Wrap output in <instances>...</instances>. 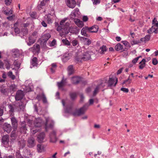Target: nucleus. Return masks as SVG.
I'll return each mask as SVG.
<instances>
[{
    "mask_svg": "<svg viewBox=\"0 0 158 158\" xmlns=\"http://www.w3.org/2000/svg\"><path fill=\"white\" fill-rule=\"evenodd\" d=\"M92 53L93 52L90 51L85 52L82 56H77L75 60L77 62H79L89 60L91 59V56Z\"/></svg>",
    "mask_w": 158,
    "mask_h": 158,
    "instance_id": "nucleus-1",
    "label": "nucleus"
},
{
    "mask_svg": "<svg viewBox=\"0 0 158 158\" xmlns=\"http://www.w3.org/2000/svg\"><path fill=\"white\" fill-rule=\"evenodd\" d=\"M88 108V105H85L79 109H76L72 113V115L74 116H78L83 114Z\"/></svg>",
    "mask_w": 158,
    "mask_h": 158,
    "instance_id": "nucleus-2",
    "label": "nucleus"
},
{
    "mask_svg": "<svg viewBox=\"0 0 158 158\" xmlns=\"http://www.w3.org/2000/svg\"><path fill=\"white\" fill-rule=\"evenodd\" d=\"M107 83V87H111L115 86L117 83L118 78L116 77H109Z\"/></svg>",
    "mask_w": 158,
    "mask_h": 158,
    "instance_id": "nucleus-3",
    "label": "nucleus"
},
{
    "mask_svg": "<svg viewBox=\"0 0 158 158\" xmlns=\"http://www.w3.org/2000/svg\"><path fill=\"white\" fill-rule=\"evenodd\" d=\"M27 131V127L26 122L24 121L21 122L19 127V131L20 133L25 134Z\"/></svg>",
    "mask_w": 158,
    "mask_h": 158,
    "instance_id": "nucleus-4",
    "label": "nucleus"
},
{
    "mask_svg": "<svg viewBox=\"0 0 158 158\" xmlns=\"http://www.w3.org/2000/svg\"><path fill=\"white\" fill-rule=\"evenodd\" d=\"M3 128L5 131H6L8 133H9L11 131L12 127L10 124L5 123L3 125Z\"/></svg>",
    "mask_w": 158,
    "mask_h": 158,
    "instance_id": "nucleus-5",
    "label": "nucleus"
},
{
    "mask_svg": "<svg viewBox=\"0 0 158 158\" xmlns=\"http://www.w3.org/2000/svg\"><path fill=\"white\" fill-rule=\"evenodd\" d=\"M12 127L13 129H17L18 127V121L15 117L10 118Z\"/></svg>",
    "mask_w": 158,
    "mask_h": 158,
    "instance_id": "nucleus-6",
    "label": "nucleus"
},
{
    "mask_svg": "<svg viewBox=\"0 0 158 158\" xmlns=\"http://www.w3.org/2000/svg\"><path fill=\"white\" fill-rule=\"evenodd\" d=\"M67 6L69 8H73L76 6V2L75 0H65Z\"/></svg>",
    "mask_w": 158,
    "mask_h": 158,
    "instance_id": "nucleus-7",
    "label": "nucleus"
},
{
    "mask_svg": "<svg viewBox=\"0 0 158 158\" xmlns=\"http://www.w3.org/2000/svg\"><path fill=\"white\" fill-rule=\"evenodd\" d=\"M88 33H90L89 28L87 27H83L81 31V34L86 37L89 36V35L87 34Z\"/></svg>",
    "mask_w": 158,
    "mask_h": 158,
    "instance_id": "nucleus-8",
    "label": "nucleus"
},
{
    "mask_svg": "<svg viewBox=\"0 0 158 158\" xmlns=\"http://www.w3.org/2000/svg\"><path fill=\"white\" fill-rule=\"evenodd\" d=\"M31 66L30 67L31 68H32L33 67H37L38 59L35 57H33L31 60Z\"/></svg>",
    "mask_w": 158,
    "mask_h": 158,
    "instance_id": "nucleus-9",
    "label": "nucleus"
},
{
    "mask_svg": "<svg viewBox=\"0 0 158 158\" xmlns=\"http://www.w3.org/2000/svg\"><path fill=\"white\" fill-rule=\"evenodd\" d=\"M28 146L30 148L34 147L35 145V140L34 138L31 137L28 140Z\"/></svg>",
    "mask_w": 158,
    "mask_h": 158,
    "instance_id": "nucleus-10",
    "label": "nucleus"
},
{
    "mask_svg": "<svg viewBox=\"0 0 158 158\" xmlns=\"http://www.w3.org/2000/svg\"><path fill=\"white\" fill-rule=\"evenodd\" d=\"M23 95L21 90H18L16 93L15 99L16 101L21 100L23 98Z\"/></svg>",
    "mask_w": 158,
    "mask_h": 158,
    "instance_id": "nucleus-11",
    "label": "nucleus"
},
{
    "mask_svg": "<svg viewBox=\"0 0 158 158\" xmlns=\"http://www.w3.org/2000/svg\"><path fill=\"white\" fill-rule=\"evenodd\" d=\"M8 106L9 109V112L12 114L14 112L15 110L17 109L16 105L13 103L8 104Z\"/></svg>",
    "mask_w": 158,
    "mask_h": 158,
    "instance_id": "nucleus-12",
    "label": "nucleus"
},
{
    "mask_svg": "<svg viewBox=\"0 0 158 158\" xmlns=\"http://www.w3.org/2000/svg\"><path fill=\"white\" fill-rule=\"evenodd\" d=\"M50 141L53 143H56L57 141V138L56 137V132L55 131H53L50 134Z\"/></svg>",
    "mask_w": 158,
    "mask_h": 158,
    "instance_id": "nucleus-13",
    "label": "nucleus"
},
{
    "mask_svg": "<svg viewBox=\"0 0 158 158\" xmlns=\"http://www.w3.org/2000/svg\"><path fill=\"white\" fill-rule=\"evenodd\" d=\"M70 32L68 27H64L61 32H60V35L61 36H65L67 35Z\"/></svg>",
    "mask_w": 158,
    "mask_h": 158,
    "instance_id": "nucleus-14",
    "label": "nucleus"
},
{
    "mask_svg": "<svg viewBox=\"0 0 158 158\" xmlns=\"http://www.w3.org/2000/svg\"><path fill=\"white\" fill-rule=\"evenodd\" d=\"M49 122V118H46V123H45V129L46 131H47L48 129V128H52L54 125V122L52 121L48 125V123Z\"/></svg>",
    "mask_w": 158,
    "mask_h": 158,
    "instance_id": "nucleus-15",
    "label": "nucleus"
},
{
    "mask_svg": "<svg viewBox=\"0 0 158 158\" xmlns=\"http://www.w3.org/2000/svg\"><path fill=\"white\" fill-rule=\"evenodd\" d=\"M45 137V134L44 132L40 133L37 136L38 141L40 143L43 142Z\"/></svg>",
    "mask_w": 158,
    "mask_h": 158,
    "instance_id": "nucleus-16",
    "label": "nucleus"
},
{
    "mask_svg": "<svg viewBox=\"0 0 158 158\" xmlns=\"http://www.w3.org/2000/svg\"><path fill=\"white\" fill-rule=\"evenodd\" d=\"M107 84V80L105 79L100 80V83L97 85L99 86V87L102 89L105 87Z\"/></svg>",
    "mask_w": 158,
    "mask_h": 158,
    "instance_id": "nucleus-17",
    "label": "nucleus"
},
{
    "mask_svg": "<svg viewBox=\"0 0 158 158\" xmlns=\"http://www.w3.org/2000/svg\"><path fill=\"white\" fill-rule=\"evenodd\" d=\"M2 142L5 144H7L9 142V136L8 135L3 136L2 139Z\"/></svg>",
    "mask_w": 158,
    "mask_h": 158,
    "instance_id": "nucleus-18",
    "label": "nucleus"
},
{
    "mask_svg": "<svg viewBox=\"0 0 158 158\" xmlns=\"http://www.w3.org/2000/svg\"><path fill=\"white\" fill-rule=\"evenodd\" d=\"M42 124V121L40 118L36 119L34 123V126L36 127H40Z\"/></svg>",
    "mask_w": 158,
    "mask_h": 158,
    "instance_id": "nucleus-19",
    "label": "nucleus"
},
{
    "mask_svg": "<svg viewBox=\"0 0 158 158\" xmlns=\"http://www.w3.org/2000/svg\"><path fill=\"white\" fill-rule=\"evenodd\" d=\"M115 49L117 51L123 52L125 50L123 49V46L120 43H118L115 46Z\"/></svg>",
    "mask_w": 158,
    "mask_h": 158,
    "instance_id": "nucleus-20",
    "label": "nucleus"
},
{
    "mask_svg": "<svg viewBox=\"0 0 158 158\" xmlns=\"http://www.w3.org/2000/svg\"><path fill=\"white\" fill-rule=\"evenodd\" d=\"M72 83L73 84H77L79 83L81 81V78L80 77L76 76L73 77L72 78Z\"/></svg>",
    "mask_w": 158,
    "mask_h": 158,
    "instance_id": "nucleus-21",
    "label": "nucleus"
},
{
    "mask_svg": "<svg viewBox=\"0 0 158 158\" xmlns=\"http://www.w3.org/2000/svg\"><path fill=\"white\" fill-rule=\"evenodd\" d=\"M51 35L49 33H47L44 34L42 36V40L44 42H46L51 37Z\"/></svg>",
    "mask_w": 158,
    "mask_h": 158,
    "instance_id": "nucleus-22",
    "label": "nucleus"
},
{
    "mask_svg": "<svg viewBox=\"0 0 158 158\" xmlns=\"http://www.w3.org/2000/svg\"><path fill=\"white\" fill-rule=\"evenodd\" d=\"M17 108V107H19L20 109V110H23L25 108V106L23 103L21 102H19L18 103L15 104Z\"/></svg>",
    "mask_w": 158,
    "mask_h": 158,
    "instance_id": "nucleus-23",
    "label": "nucleus"
},
{
    "mask_svg": "<svg viewBox=\"0 0 158 158\" xmlns=\"http://www.w3.org/2000/svg\"><path fill=\"white\" fill-rule=\"evenodd\" d=\"M89 28L90 33L97 32L98 31V27L97 25H94Z\"/></svg>",
    "mask_w": 158,
    "mask_h": 158,
    "instance_id": "nucleus-24",
    "label": "nucleus"
},
{
    "mask_svg": "<svg viewBox=\"0 0 158 158\" xmlns=\"http://www.w3.org/2000/svg\"><path fill=\"white\" fill-rule=\"evenodd\" d=\"M76 24L80 27H82L84 25L83 22L79 19H77L75 21Z\"/></svg>",
    "mask_w": 158,
    "mask_h": 158,
    "instance_id": "nucleus-25",
    "label": "nucleus"
},
{
    "mask_svg": "<svg viewBox=\"0 0 158 158\" xmlns=\"http://www.w3.org/2000/svg\"><path fill=\"white\" fill-rule=\"evenodd\" d=\"M79 9L78 8H77L71 12V15L75 17L77 15L79 14Z\"/></svg>",
    "mask_w": 158,
    "mask_h": 158,
    "instance_id": "nucleus-26",
    "label": "nucleus"
},
{
    "mask_svg": "<svg viewBox=\"0 0 158 158\" xmlns=\"http://www.w3.org/2000/svg\"><path fill=\"white\" fill-rule=\"evenodd\" d=\"M66 79H64V78L63 77L60 82H57V85L59 88H61L64 86V83H66Z\"/></svg>",
    "mask_w": 158,
    "mask_h": 158,
    "instance_id": "nucleus-27",
    "label": "nucleus"
},
{
    "mask_svg": "<svg viewBox=\"0 0 158 158\" xmlns=\"http://www.w3.org/2000/svg\"><path fill=\"white\" fill-rule=\"evenodd\" d=\"M146 61L145 59H142L141 61L139 63V64H140L139 66V69H142L145 67Z\"/></svg>",
    "mask_w": 158,
    "mask_h": 158,
    "instance_id": "nucleus-28",
    "label": "nucleus"
},
{
    "mask_svg": "<svg viewBox=\"0 0 158 158\" xmlns=\"http://www.w3.org/2000/svg\"><path fill=\"white\" fill-rule=\"evenodd\" d=\"M68 75H70L73 74L74 72L73 69V65H70L68 67Z\"/></svg>",
    "mask_w": 158,
    "mask_h": 158,
    "instance_id": "nucleus-29",
    "label": "nucleus"
},
{
    "mask_svg": "<svg viewBox=\"0 0 158 158\" xmlns=\"http://www.w3.org/2000/svg\"><path fill=\"white\" fill-rule=\"evenodd\" d=\"M13 54L12 56L15 58L17 57L19 55V52L18 49H14L13 50Z\"/></svg>",
    "mask_w": 158,
    "mask_h": 158,
    "instance_id": "nucleus-30",
    "label": "nucleus"
},
{
    "mask_svg": "<svg viewBox=\"0 0 158 158\" xmlns=\"http://www.w3.org/2000/svg\"><path fill=\"white\" fill-rule=\"evenodd\" d=\"M100 53L101 54H103L104 53V52H106L107 50V48L106 47L105 45H103L100 47Z\"/></svg>",
    "mask_w": 158,
    "mask_h": 158,
    "instance_id": "nucleus-31",
    "label": "nucleus"
},
{
    "mask_svg": "<svg viewBox=\"0 0 158 158\" xmlns=\"http://www.w3.org/2000/svg\"><path fill=\"white\" fill-rule=\"evenodd\" d=\"M29 42L27 43V44L29 46H30L33 44L35 42V40L32 38V36H30L28 38Z\"/></svg>",
    "mask_w": 158,
    "mask_h": 158,
    "instance_id": "nucleus-32",
    "label": "nucleus"
},
{
    "mask_svg": "<svg viewBox=\"0 0 158 158\" xmlns=\"http://www.w3.org/2000/svg\"><path fill=\"white\" fill-rule=\"evenodd\" d=\"M77 94L75 92H72L69 93V96L72 100H74L77 97Z\"/></svg>",
    "mask_w": 158,
    "mask_h": 158,
    "instance_id": "nucleus-33",
    "label": "nucleus"
},
{
    "mask_svg": "<svg viewBox=\"0 0 158 158\" xmlns=\"http://www.w3.org/2000/svg\"><path fill=\"white\" fill-rule=\"evenodd\" d=\"M80 29L77 27H75L73 28L71 30V33H73L76 34H77L79 32Z\"/></svg>",
    "mask_w": 158,
    "mask_h": 158,
    "instance_id": "nucleus-34",
    "label": "nucleus"
},
{
    "mask_svg": "<svg viewBox=\"0 0 158 158\" xmlns=\"http://www.w3.org/2000/svg\"><path fill=\"white\" fill-rule=\"evenodd\" d=\"M37 150L39 152H41L44 150V147L42 144H39L37 145Z\"/></svg>",
    "mask_w": 158,
    "mask_h": 158,
    "instance_id": "nucleus-35",
    "label": "nucleus"
},
{
    "mask_svg": "<svg viewBox=\"0 0 158 158\" xmlns=\"http://www.w3.org/2000/svg\"><path fill=\"white\" fill-rule=\"evenodd\" d=\"M7 75L11 79L13 80L15 79V75L13 74V73L11 71H10L7 73Z\"/></svg>",
    "mask_w": 158,
    "mask_h": 158,
    "instance_id": "nucleus-36",
    "label": "nucleus"
},
{
    "mask_svg": "<svg viewBox=\"0 0 158 158\" xmlns=\"http://www.w3.org/2000/svg\"><path fill=\"white\" fill-rule=\"evenodd\" d=\"M16 130L17 129H13L10 134L11 137L16 138L17 137L18 135L16 132Z\"/></svg>",
    "mask_w": 158,
    "mask_h": 158,
    "instance_id": "nucleus-37",
    "label": "nucleus"
},
{
    "mask_svg": "<svg viewBox=\"0 0 158 158\" xmlns=\"http://www.w3.org/2000/svg\"><path fill=\"white\" fill-rule=\"evenodd\" d=\"M100 89H101L99 87V86L97 85L93 92V95L95 96L99 92V90Z\"/></svg>",
    "mask_w": 158,
    "mask_h": 158,
    "instance_id": "nucleus-38",
    "label": "nucleus"
},
{
    "mask_svg": "<svg viewBox=\"0 0 158 158\" xmlns=\"http://www.w3.org/2000/svg\"><path fill=\"white\" fill-rule=\"evenodd\" d=\"M65 112L67 113H69L72 114L73 113L72 112V108L71 107H67L65 110Z\"/></svg>",
    "mask_w": 158,
    "mask_h": 158,
    "instance_id": "nucleus-39",
    "label": "nucleus"
},
{
    "mask_svg": "<svg viewBox=\"0 0 158 158\" xmlns=\"http://www.w3.org/2000/svg\"><path fill=\"white\" fill-rule=\"evenodd\" d=\"M10 90L12 91H15L16 90V86L14 84L10 85Z\"/></svg>",
    "mask_w": 158,
    "mask_h": 158,
    "instance_id": "nucleus-40",
    "label": "nucleus"
},
{
    "mask_svg": "<svg viewBox=\"0 0 158 158\" xmlns=\"http://www.w3.org/2000/svg\"><path fill=\"white\" fill-rule=\"evenodd\" d=\"M46 3L43 0L40 2V4L38 6V9H40L42 7L45 6Z\"/></svg>",
    "mask_w": 158,
    "mask_h": 158,
    "instance_id": "nucleus-41",
    "label": "nucleus"
},
{
    "mask_svg": "<svg viewBox=\"0 0 158 158\" xmlns=\"http://www.w3.org/2000/svg\"><path fill=\"white\" fill-rule=\"evenodd\" d=\"M51 15H48L47 16V18H46V19L48 21V23H52V20L51 19V18L50 17Z\"/></svg>",
    "mask_w": 158,
    "mask_h": 158,
    "instance_id": "nucleus-42",
    "label": "nucleus"
},
{
    "mask_svg": "<svg viewBox=\"0 0 158 158\" xmlns=\"http://www.w3.org/2000/svg\"><path fill=\"white\" fill-rule=\"evenodd\" d=\"M62 42L63 44L65 45L69 46L70 45V42L67 40L63 39L62 40Z\"/></svg>",
    "mask_w": 158,
    "mask_h": 158,
    "instance_id": "nucleus-43",
    "label": "nucleus"
},
{
    "mask_svg": "<svg viewBox=\"0 0 158 158\" xmlns=\"http://www.w3.org/2000/svg\"><path fill=\"white\" fill-rule=\"evenodd\" d=\"M71 43L73 46H75L79 44V43L77 40L75 39L72 41Z\"/></svg>",
    "mask_w": 158,
    "mask_h": 158,
    "instance_id": "nucleus-44",
    "label": "nucleus"
},
{
    "mask_svg": "<svg viewBox=\"0 0 158 158\" xmlns=\"http://www.w3.org/2000/svg\"><path fill=\"white\" fill-rule=\"evenodd\" d=\"M154 26H152L148 30V33L151 34L154 31Z\"/></svg>",
    "mask_w": 158,
    "mask_h": 158,
    "instance_id": "nucleus-45",
    "label": "nucleus"
},
{
    "mask_svg": "<svg viewBox=\"0 0 158 158\" xmlns=\"http://www.w3.org/2000/svg\"><path fill=\"white\" fill-rule=\"evenodd\" d=\"M43 98H42V101L44 103H47V101L46 97L44 93H43Z\"/></svg>",
    "mask_w": 158,
    "mask_h": 158,
    "instance_id": "nucleus-46",
    "label": "nucleus"
},
{
    "mask_svg": "<svg viewBox=\"0 0 158 158\" xmlns=\"http://www.w3.org/2000/svg\"><path fill=\"white\" fill-rule=\"evenodd\" d=\"M91 43V41L90 40L88 39L85 41L84 44L85 45H89Z\"/></svg>",
    "mask_w": 158,
    "mask_h": 158,
    "instance_id": "nucleus-47",
    "label": "nucleus"
},
{
    "mask_svg": "<svg viewBox=\"0 0 158 158\" xmlns=\"http://www.w3.org/2000/svg\"><path fill=\"white\" fill-rule=\"evenodd\" d=\"M22 31L23 33V35H27L28 32V29L27 28H23Z\"/></svg>",
    "mask_w": 158,
    "mask_h": 158,
    "instance_id": "nucleus-48",
    "label": "nucleus"
},
{
    "mask_svg": "<svg viewBox=\"0 0 158 158\" xmlns=\"http://www.w3.org/2000/svg\"><path fill=\"white\" fill-rule=\"evenodd\" d=\"M5 66L7 69H10V64L8 61H6L5 62Z\"/></svg>",
    "mask_w": 158,
    "mask_h": 158,
    "instance_id": "nucleus-49",
    "label": "nucleus"
},
{
    "mask_svg": "<svg viewBox=\"0 0 158 158\" xmlns=\"http://www.w3.org/2000/svg\"><path fill=\"white\" fill-rule=\"evenodd\" d=\"M122 43H123L125 46L127 47H130V44L128 42L126 41H123L122 42Z\"/></svg>",
    "mask_w": 158,
    "mask_h": 158,
    "instance_id": "nucleus-50",
    "label": "nucleus"
},
{
    "mask_svg": "<svg viewBox=\"0 0 158 158\" xmlns=\"http://www.w3.org/2000/svg\"><path fill=\"white\" fill-rule=\"evenodd\" d=\"M5 14L7 15H10L12 14V11L11 10H10L8 11H4Z\"/></svg>",
    "mask_w": 158,
    "mask_h": 158,
    "instance_id": "nucleus-51",
    "label": "nucleus"
},
{
    "mask_svg": "<svg viewBox=\"0 0 158 158\" xmlns=\"http://www.w3.org/2000/svg\"><path fill=\"white\" fill-rule=\"evenodd\" d=\"M144 38V39H145V40H146V41H148L150 39L151 35H147Z\"/></svg>",
    "mask_w": 158,
    "mask_h": 158,
    "instance_id": "nucleus-52",
    "label": "nucleus"
},
{
    "mask_svg": "<svg viewBox=\"0 0 158 158\" xmlns=\"http://www.w3.org/2000/svg\"><path fill=\"white\" fill-rule=\"evenodd\" d=\"M64 27L61 25H58L57 29V31H59V32H61Z\"/></svg>",
    "mask_w": 158,
    "mask_h": 158,
    "instance_id": "nucleus-53",
    "label": "nucleus"
},
{
    "mask_svg": "<svg viewBox=\"0 0 158 158\" xmlns=\"http://www.w3.org/2000/svg\"><path fill=\"white\" fill-rule=\"evenodd\" d=\"M43 93L41 94L37 95L36 97V99L39 101L40 100L43 98Z\"/></svg>",
    "mask_w": 158,
    "mask_h": 158,
    "instance_id": "nucleus-54",
    "label": "nucleus"
},
{
    "mask_svg": "<svg viewBox=\"0 0 158 158\" xmlns=\"http://www.w3.org/2000/svg\"><path fill=\"white\" fill-rule=\"evenodd\" d=\"M12 0H5V4L7 6L10 5L11 3Z\"/></svg>",
    "mask_w": 158,
    "mask_h": 158,
    "instance_id": "nucleus-55",
    "label": "nucleus"
},
{
    "mask_svg": "<svg viewBox=\"0 0 158 158\" xmlns=\"http://www.w3.org/2000/svg\"><path fill=\"white\" fill-rule=\"evenodd\" d=\"M158 61L156 58H153L152 59V63L154 65H156L158 63Z\"/></svg>",
    "mask_w": 158,
    "mask_h": 158,
    "instance_id": "nucleus-56",
    "label": "nucleus"
},
{
    "mask_svg": "<svg viewBox=\"0 0 158 158\" xmlns=\"http://www.w3.org/2000/svg\"><path fill=\"white\" fill-rule=\"evenodd\" d=\"M34 46L35 48V49L37 51H39L40 50V47L39 44H35Z\"/></svg>",
    "mask_w": 158,
    "mask_h": 158,
    "instance_id": "nucleus-57",
    "label": "nucleus"
},
{
    "mask_svg": "<svg viewBox=\"0 0 158 158\" xmlns=\"http://www.w3.org/2000/svg\"><path fill=\"white\" fill-rule=\"evenodd\" d=\"M121 90L126 93H128L129 91V90L128 89L125 88H122L121 89Z\"/></svg>",
    "mask_w": 158,
    "mask_h": 158,
    "instance_id": "nucleus-58",
    "label": "nucleus"
},
{
    "mask_svg": "<svg viewBox=\"0 0 158 158\" xmlns=\"http://www.w3.org/2000/svg\"><path fill=\"white\" fill-rule=\"evenodd\" d=\"M14 31L17 34H19L20 32L19 29L17 27L14 28Z\"/></svg>",
    "mask_w": 158,
    "mask_h": 158,
    "instance_id": "nucleus-59",
    "label": "nucleus"
},
{
    "mask_svg": "<svg viewBox=\"0 0 158 158\" xmlns=\"http://www.w3.org/2000/svg\"><path fill=\"white\" fill-rule=\"evenodd\" d=\"M56 40L55 39H54L50 44V47H53L56 44Z\"/></svg>",
    "mask_w": 158,
    "mask_h": 158,
    "instance_id": "nucleus-60",
    "label": "nucleus"
},
{
    "mask_svg": "<svg viewBox=\"0 0 158 158\" xmlns=\"http://www.w3.org/2000/svg\"><path fill=\"white\" fill-rule=\"evenodd\" d=\"M29 50L30 51L32 52H34L37 51L34 46L33 47L30 48L29 49Z\"/></svg>",
    "mask_w": 158,
    "mask_h": 158,
    "instance_id": "nucleus-61",
    "label": "nucleus"
},
{
    "mask_svg": "<svg viewBox=\"0 0 158 158\" xmlns=\"http://www.w3.org/2000/svg\"><path fill=\"white\" fill-rule=\"evenodd\" d=\"M101 0H94L93 4L97 5L99 4Z\"/></svg>",
    "mask_w": 158,
    "mask_h": 158,
    "instance_id": "nucleus-62",
    "label": "nucleus"
},
{
    "mask_svg": "<svg viewBox=\"0 0 158 158\" xmlns=\"http://www.w3.org/2000/svg\"><path fill=\"white\" fill-rule=\"evenodd\" d=\"M7 74L5 72H3L2 75V77L4 79H6L7 77Z\"/></svg>",
    "mask_w": 158,
    "mask_h": 158,
    "instance_id": "nucleus-63",
    "label": "nucleus"
},
{
    "mask_svg": "<svg viewBox=\"0 0 158 158\" xmlns=\"http://www.w3.org/2000/svg\"><path fill=\"white\" fill-rule=\"evenodd\" d=\"M80 102H83L84 99V97L82 94H81L80 95Z\"/></svg>",
    "mask_w": 158,
    "mask_h": 158,
    "instance_id": "nucleus-64",
    "label": "nucleus"
}]
</instances>
